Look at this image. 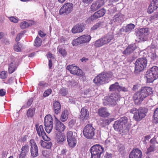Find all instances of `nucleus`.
Masks as SVG:
<instances>
[{
    "instance_id": "7",
    "label": "nucleus",
    "mask_w": 158,
    "mask_h": 158,
    "mask_svg": "<svg viewBox=\"0 0 158 158\" xmlns=\"http://www.w3.org/2000/svg\"><path fill=\"white\" fill-rule=\"evenodd\" d=\"M91 39V37L90 35H83L73 40L72 44L73 46H76L81 44L87 43H89Z\"/></svg>"
},
{
    "instance_id": "30",
    "label": "nucleus",
    "mask_w": 158,
    "mask_h": 158,
    "mask_svg": "<svg viewBox=\"0 0 158 158\" xmlns=\"http://www.w3.org/2000/svg\"><path fill=\"white\" fill-rule=\"evenodd\" d=\"M114 120V118H113L103 119L101 120L102 122L100 123V125L102 127H105L110 124Z\"/></svg>"
},
{
    "instance_id": "28",
    "label": "nucleus",
    "mask_w": 158,
    "mask_h": 158,
    "mask_svg": "<svg viewBox=\"0 0 158 158\" xmlns=\"http://www.w3.org/2000/svg\"><path fill=\"white\" fill-rule=\"evenodd\" d=\"M48 141H46V142L43 141L42 140L40 141L41 145L43 148L48 149H50L52 146V143L51 142H49Z\"/></svg>"
},
{
    "instance_id": "57",
    "label": "nucleus",
    "mask_w": 158,
    "mask_h": 158,
    "mask_svg": "<svg viewBox=\"0 0 158 158\" xmlns=\"http://www.w3.org/2000/svg\"><path fill=\"white\" fill-rule=\"evenodd\" d=\"M123 91V92L128 91V89L127 88L124 87H122L120 86V88H119V91Z\"/></svg>"
},
{
    "instance_id": "38",
    "label": "nucleus",
    "mask_w": 158,
    "mask_h": 158,
    "mask_svg": "<svg viewBox=\"0 0 158 158\" xmlns=\"http://www.w3.org/2000/svg\"><path fill=\"white\" fill-rule=\"evenodd\" d=\"M42 43V40L40 38L37 36L36 37L35 40L34 46L36 47L40 46Z\"/></svg>"
},
{
    "instance_id": "50",
    "label": "nucleus",
    "mask_w": 158,
    "mask_h": 158,
    "mask_svg": "<svg viewBox=\"0 0 158 158\" xmlns=\"http://www.w3.org/2000/svg\"><path fill=\"white\" fill-rule=\"evenodd\" d=\"M59 52L64 56H66L67 54L66 52L64 49L60 48L59 50Z\"/></svg>"
},
{
    "instance_id": "36",
    "label": "nucleus",
    "mask_w": 158,
    "mask_h": 158,
    "mask_svg": "<svg viewBox=\"0 0 158 158\" xmlns=\"http://www.w3.org/2000/svg\"><path fill=\"white\" fill-rule=\"evenodd\" d=\"M118 120L119 122L122 124L125 128L127 124V118L126 116L120 118Z\"/></svg>"
},
{
    "instance_id": "6",
    "label": "nucleus",
    "mask_w": 158,
    "mask_h": 158,
    "mask_svg": "<svg viewBox=\"0 0 158 158\" xmlns=\"http://www.w3.org/2000/svg\"><path fill=\"white\" fill-rule=\"evenodd\" d=\"M147 64V60L145 58H141L137 59L135 63V72L137 73L143 70L146 67Z\"/></svg>"
},
{
    "instance_id": "25",
    "label": "nucleus",
    "mask_w": 158,
    "mask_h": 158,
    "mask_svg": "<svg viewBox=\"0 0 158 158\" xmlns=\"http://www.w3.org/2000/svg\"><path fill=\"white\" fill-rule=\"evenodd\" d=\"M102 38L104 45H105L110 43L113 39L114 36L113 35L107 34Z\"/></svg>"
},
{
    "instance_id": "62",
    "label": "nucleus",
    "mask_w": 158,
    "mask_h": 158,
    "mask_svg": "<svg viewBox=\"0 0 158 158\" xmlns=\"http://www.w3.org/2000/svg\"><path fill=\"white\" fill-rule=\"evenodd\" d=\"M38 34L41 37H43L44 36H45L46 35L45 34H44V32L42 31H41L40 30L38 32Z\"/></svg>"
},
{
    "instance_id": "33",
    "label": "nucleus",
    "mask_w": 158,
    "mask_h": 158,
    "mask_svg": "<svg viewBox=\"0 0 158 158\" xmlns=\"http://www.w3.org/2000/svg\"><path fill=\"white\" fill-rule=\"evenodd\" d=\"M17 69L16 64L13 62H11L9 65L8 67V73L11 74L13 73Z\"/></svg>"
},
{
    "instance_id": "22",
    "label": "nucleus",
    "mask_w": 158,
    "mask_h": 158,
    "mask_svg": "<svg viewBox=\"0 0 158 158\" xmlns=\"http://www.w3.org/2000/svg\"><path fill=\"white\" fill-rule=\"evenodd\" d=\"M98 115L103 118H107L110 115L108 112L107 109L105 107H102L99 109L98 111Z\"/></svg>"
},
{
    "instance_id": "4",
    "label": "nucleus",
    "mask_w": 158,
    "mask_h": 158,
    "mask_svg": "<svg viewBox=\"0 0 158 158\" xmlns=\"http://www.w3.org/2000/svg\"><path fill=\"white\" fill-rule=\"evenodd\" d=\"M95 132L96 129L91 124H87L83 129V134L87 139H93L95 135Z\"/></svg>"
},
{
    "instance_id": "14",
    "label": "nucleus",
    "mask_w": 158,
    "mask_h": 158,
    "mask_svg": "<svg viewBox=\"0 0 158 158\" xmlns=\"http://www.w3.org/2000/svg\"><path fill=\"white\" fill-rule=\"evenodd\" d=\"M35 127L37 133L39 136H41L43 139L45 141L50 140V138H48L46 135L43 125L39 126L38 124H35Z\"/></svg>"
},
{
    "instance_id": "17",
    "label": "nucleus",
    "mask_w": 158,
    "mask_h": 158,
    "mask_svg": "<svg viewBox=\"0 0 158 158\" xmlns=\"http://www.w3.org/2000/svg\"><path fill=\"white\" fill-rule=\"evenodd\" d=\"M142 156L141 151L138 148L133 149L130 152L129 158H142Z\"/></svg>"
},
{
    "instance_id": "61",
    "label": "nucleus",
    "mask_w": 158,
    "mask_h": 158,
    "mask_svg": "<svg viewBox=\"0 0 158 158\" xmlns=\"http://www.w3.org/2000/svg\"><path fill=\"white\" fill-rule=\"evenodd\" d=\"M27 136L26 135H23L21 137L20 139L22 142H25L27 140Z\"/></svg>"
},
{
    "instance_id": "47",
    "label": "nucleus",
    "mask_w": 158,
    "mask_h": 158,
    "mask_svg": "<svg viewBox=\"0 0 158 158\" xmlns=\"http://www.w3.org/2000/svg\"><path fill=\"white\" fill-rule=\"evenodd\" d=\"M155 147L154 145H151L150 147L147 149L146 154H148L151 152H153L155 150Z\"/></svg>"
},
{
    "instance_id": "64",
    "label": "nucleus",
    "mask_w": 158,
    "mask_h": 158,
    "mask_svg": "<svg viewBox=\"0 0 158 158\" xmlns=\"http://www.w3.org/2000/svg\"><path fill=\"white\" fill-rule=\"evenodd\" d=\"M93 0H82L84 3L89 4L91 3Z\"/></svg>"
},
{
    "instance_id": "39",
    "label": "nucleus",
    "mask_w": 158,
    "mask_h": 158,
    "mask_svg": "<svg viewBox=\"0 0 158 158\" xmlns=\"http://www.w3.org/2000/svg\"><path fill=\"white\" fill-rule=\"evenodd\" d=\"M153 117L156 122L158 123V108H156L153 113Z\"/></svg>"
},
{
    "instance_id": "56",
    "label": "nucleus",
    "mask_w": 158,
    "mask_h": 158,
    "mask_svg": "<svg viewBox=\"0 0 158 158\" xmlns=\"http://www.w3.org/2000/svg\"><path fill=\"white\" fill-rule=\"evenodd\" d=\"M68 152V150L66 148H64L62 149L60 152V155H65L66 153Z\"/></svg>"
},
{
    "instance_id": "45",
    "label": "nucleus",
    "mask_w": 158,
    "mask_h": 158,
    "mask_svg": "<svg viewBox=\"0 0 158 158\" xmlns=\"http://www.w3.org/2000/svg\"><path fill=\"white\" fill-rule=\"evenodd\" d=\"M7 76V74L6 71H3L0 73V78H1L4 79L6 78Z\"/></svg>"
},
{
    "instance_id": "19",
    "label": "nucleus",
    "mask_w": 158,
    "mask_h": 158,
    "mask_svg": "<svg viewBox=\"0 0 158 158\" xmlns=\"http://www.w3.org/2000/svg\"><path fill=\"white\" fill-rule=\"evenodd\" d=\"M56 118V123L54 126L55 129L60 133H61L64 131L65 128V126Z\"/></svg>"
},
{
    "instance_id": "18",
    "label": "nucleus",
    "mask_w": 158,
    "mask_h": 158,
    "mask_svg": "<svg viewBox=\"0 0 158 158\" xmlns=\"http://www.w3.org/2000/svg\"><path fill=\"white\" fill-rule=\"evenodd\" d=\"M104 4V2L103 0H98L95 2H93L90 7L91 10L94 11L102 7Z\"/></svg>"
},
{
    "instance_id": "2",
    "label": "nucleus",
    "mask_w": 158,
    "mask_h": 158,
    "mask_svg": "<svg viewBox=\"0 0 158 158\" xmlns=\"http://www.w3.org/2000/svg\"><path fill=\"white\" fill-rule=\"evenodd\" d=\"M113 73L111 71L103 72L96 76L93 82L98 86H100L108 83L112 78Z\"/></svg>"
},
{
    "instance_id": "27",
    "label": "nucleus",
    "mask_w": 158,
    "mask_h": 158,
    "mask_svg": "<svg viewBox=\"0 0 158 158\" xmlns=\"http://www.w3.org/2000/svg\"><path fill=\"white\" fill-rule=\"evenodd\" d=\"M61 108V105L59 102L56 101L53 103V110L56 114H58L60 112Z\"/></svg>"
},
{
    "instance_id": "24",
    "label": "nucleus",
    "mask_w": 158,
    "mask_h": 158,
    "mask_svg": "<svg viewBox=\"0 0 158 158\" xmlns=\"http://www.w3.org/2000/svg\"><path fill=\"white\" fill-rule=\"evenodd\" d=\"M135 44H131L128 46L125 50L123 52V54L125 55H129L132 53L136 49Z\"/></svg>"
},
{
    "instance_id": "13",
    "label": "nucleus",
    "mask_w": 158,
    "mask_h": 158,
    "mask_svg": "<svg viewBox=\"0 0 158 158\" xmlns=\"http://www.w3.org/2000/svg\"><path fill=\"white\" fill-rule=\"evenodd\" d=\"M31 146L30 152L31 155L33 157H35L39 155L38 147L33 139H31L29 142Z\"/></svg>"
},
{
    "instance_id": "8",
    "label": "nucleus",
    "mask_w": 158,
    "mask_h": 158,
    "mask_svg": "<svg viewBox=\"0 0 158 158\" xmlns=\"http://www.w3.org/2000/svg\"><path fill=\"white\" fill-rule=\"evenodd\" d=\"M77 134L72 131H69L67 133V139L70 147L73 148L76 144Z\"/></svg>"
},
{
    "instance_id": "20",
    "label": "nucleus",
    "mask_w": 158,
    "mask_h": 158,
    "mask_svg": "<svg viewBox=\"0 0 158 158\" xmlns=\"http://www.w3.org/2000/svg\"><path fill=\"white\" fill-rule=\"evenodd\" d=\"M106 13L105 9H102L94 13L89 18L91 20L97 19L104 15Z\"/></svg>"
},
{
    "instance_id": "21",
    "label": "nucleus",
    "mask_w": 158,
    "mask_h": 158,
    "mask_svg": "<svg viewBox=\"0 0 158 158\" xmlns=\"http://www.w3.org/2000/svg\"><path fill=\"white\" fill-rule=\"evenodd\" d=\"M85 29L84 25L83 23L77 24L73 27L71 30L73 33H80Z\"/></svg>"
},
{
    "instance_id": "16",
    "label": "nucleus",
    "mask_w": 158,
    "mask_h": 158,
    "mask_svg": "<svg viewBox=\"0 0 158 158\" xmlns=\"http://www.w3.org/2000/svg\"><path fill=\"white\" fill-rule=\"evenodd\" d=\"M108 100H105V101H107L108 103L107 104H111L112 105H115L116 102L118 101L119 99V97L117 94H111L110 97L106 98Z\"/></svg>"
},
{
    "instance_id": "63",
    "label": "nucleus",
    "mask_w": 158,
    "mask_h": 158,
    "mask_svg": "<svg viewBox=\"0 0 158 158\" xmlns=\"http://www.w3.org/2000/svg\"><path fill=\"white\" fill-rule=\"evenodd\" d=\"M150 142L151 143L153 144V145L155 144L156 143H157L156 140V139L154 137L153 138L151 139V140H150Z\"/></svg>"
},
{
    "instance_id": "54",
    "label": "nucleus",
    "mask_w": 158,
    "mask_h": 158,
    "mask_svg": "<svg viewBox=\"0 0 158 158\" xmlns=\"http://www.w3.org/2000/svg\"><path fill=\"white\" fill-rule=\"evenodd\" d=\"M148 31V29L147 28H143L140 29L139 32L142 33V35H143L145 33H147Z\"/></svg>"
},
{
    "instance_id": "46",
    "label": "nucleus",
    "mask_w": 158,
    "mask_h": 158,
    "mask_svg": "<svg viewBox=\"0 0 158 158\" xmlns=\"http://www.w3.org/2000/svg\"><path fill=\"white\" fill-rule=\"evenodd\" d=\"M158 17V12L155 13L153 15L151 16L148 19L150 21L156 19Z\"/></svg>"
},
{
    "instance_id": "55",
    "label": "nucleus",
    "mask_w": 158,
    "mask_h": 158,
    "mask_svg": "<svg viewBox=\"0 0 158 158\" xmlns=\"http://www.w3.org/2000/svg\"><path fill=\"white\" fill-rule=\"evenodd\" d=\"M113 155L112 154L110 153H109L108 152H106L104 156L105 158H112Z\"/></svg>"
},
{
    "instance_id": "1",
    "label": "nucleus",
    "mask_w": 158,
    "mask_h": 158,
    "mask_svg": "<svg viewBox=\"0 0 158 158\" xmlns=\"http://www.w3.org/2000/svg\"><path fill=\"white\" fill-rule=\"evenodd\" d=\"M152 93V88L147 86L142 87L133 96V98L135 104H141L144 99Z\"/></svg>"
},
{
    "instance_id": "59",
    "label": "nucleus",
    "mask_w": 158,
    "mask_h": 158,
    "mask_svg": "<svg viewBox=\"0 0 158 158\" xmlns=\"http://www.w3.org/2000/svg\"><path fill=\"white\" fill-rule=\"evenodd\" d=\"M6 90L4 89H0V96L2 97L4 96L6 94Z\"/></svg>"
},
{
    "instance_id": "53",
    "label": "nucleus",
    "mask_w": 158,
    "mask_h": 158,
    "mask_svg": "<svg viewBox=\"0 0 158 158\" xmlns=\"http://www.w3.org/2000/svg\"><path fill=\"white\" fill-rule=\"evenodd\" d=\"M14 47V49L15 51L20 52L21 51V48L18 45H15Z\"/></svg>"
},
{
    "instance_id": "29",
    "label": "nucleus",
    "mask_w": 158,
    "mask_h": 158,
    "mask_svg": "<svg viewBox=\"0 0 158 158\" xmlns=\"http://www.w3.org/2000/svg\"><path fill=\"white\" fill-rule=\"evenodd\" d=\"M120 88V86L119 85V83L117 82H115L114 84L110 85L109 87L110 91H119V88Z\"/></svg>"
},
{
    "instance_id": "52",
    "label": "nucleus",
    "mask_w": 158,
    "mask_h": 158,
    "mask_svg": "<svg viewBox=\"0 0 158 158\" xmlns=\"http://www.w3.org/2000/svg\"><path fill=\"white\" fill-rule=\"evenodd\" d=\"M48 84L45 83L44 81H40L39 84V85L40 86H43L44 87H47L48 86Z\"/></svg>"
},
{
    "instance_id": "34",
    "label": "nucleus",
    "mask_w": 158,
    "mask_h": 158,
    "mask_svg": "<svg viewBox=\"0 0 158 158\" xmlns=\"http://www.w3.org/2000/svg\"><path fill=\"white\" fill-rule=\"evenodd\" d=\"M135 27V25L132 23H130L127 24L126 26L124 29V31L125 32H129L134 29Z\"/></svg>"
},
{
    "instance_id": "48",
    "label": "nucleus",
    "mask_w": 158,
    "mask_h": 158,
    "mask_svg": "<svg viewBox=\"0 0 158 158\" xmlns=\"http://www.w3.org/2000/svg\"><path fill=\"white\" fill-rule=\"evenodd\" d=\"M52 90L51 89H48L45 91L43 94V96L46 97L49 96L51 93Z\"/></svg>"
},
{
    "instance_id": "37",
    "label": "nucleus",
    "mask_w": 158,
    "mask_h": 158,
    "mask_svg": "<svg viewBox=\"0 0 158 158\" xmlns=\"http://www.w3.org/2000/svg\"><path fill=\"white\" fill-rule=\"evenodd\" d=\"M35 109V108H30L27 111V115L28 117H32L34 114Z\"/></svg>"
},
{
    "instance_id": "31",
    "label": "nucleus",
    "mask_w": 158,
    "mask_h": 158,
    "mask_svg": "<svg viewBox=\"0 0 158 158\" xmlns=\"http://www.w3.org/2000/svg\"><path fill=\"white\" fill-rule=\"evenodd\" d=\"M68 111L67 110H65L62 113L60 118V120L62 122H65L68 118Z\"/></svg>"
},
{
    "instance_id": "3",
    "label": "nucleus",
    "mask_w": 158,
    "mask_h": 158,
    "mask_svg": "<svg viewBox=\"0 0 158 158\" xmlns=\"http://www.w3.org/2000/svg\"><path fill=\"white\" fill-rule=\"evenodd\" d=\"M148 112V109L145 107H140L137 109L134 107L129 110L131 113L134 114L133 118L136 121H139L144 118Z\"/></svg>"
},
{
    "instance_id": "41",
    "label": "nucleus",
    "mask_w": 158,
    "mask_h": 158,
    "mask_svg": "<svg viewBox=\"0 0 158 158\" xmlns=\"http://www.w3.org/2000/svg\"><path fill=\"white\" fill-rule=\"evenodd\" d=\"M157 9H155L154 8V6H153L150 4L148 9L147 12L148 14H150L152 13L154 10H156Z\"/></svg>"
},
{
    "instance_id": "43",
    "label": "nucleus",
    "mask_w": 158,
    "mask_h": 158,
    "mask_svg": "<svg viewBox=\"0 0 158 158\" xmlns=\"http://www.w3.org/2000/svg\"><path fill=\"white\" fill-rule=\"evenodd\" d=\"M29 24L27 22L23 21L22 22L20 25V27L22 29H24L29 26Z\"/></svg>"
},
{
    "instance_id": "23",
    "label": "nucleus",
    "mask_w": 158,
    "mask_h": 158,
    "mask_svg": "<svg viewBox=\"0 0 158 158\" xmlns=\"http://www.w3.org/2000/svg\"><path fill=\"white\" fill-rule=\"evenodd\" d=\"M20 153L19 155V158H25L27 153L29 152V146L28 144H26L22 146Z\"/></svg>"
},
{
    "instance_id": "26",
    "label": "nucleus",
    "mask_w": 158,
    "mask_h": 158,
    "mask_svg": "<svg viewBox=\"0 0 158 158\" xmlns=\"http://www.w3.org/2000/svg\"><path fill=\"white\" fill-rule=\"evenodd\" d=\"M65 140V136L63 134L59 133L56 134V140L57 143H62Z\"/></svg>"
},
{
    "instance_id": "44",
    "label": "nucleus",
    "mask_w": 158,
    "mask_h": 158,
    "mask_svg": "<svg viewBox=\"0 0 158 158\" xmlns=\"http://www.w3.org/2000/svg\"><path fill=\"white\" fill-rule=\"evenodd\" d=\"M68 92L67 89L62 88L60 89L59 93L62 95L65 96L67 94Z\"/></svg>"
},
{
    "instance_id": "51",
    "label": "nucleus",
    "mask_w": 158,
    "mask_h": 158,
    "mask_svg": "<svg viewBox=\"0 0 158 158\" xmlns=\"http://www.w3.org/2000/svg\"><path fill=\"white\" fill-rule=\"evenodd\" d=\"M33 101V98H30L28 100L27 103V106L26 108H28L32 104Z\"/></svg>"
},
{
    "instance_id": "10",
    "label": "nucleus",
    "mask_w": 158,
    "mask_h": 158,
    "mask_svg": "<svg viewBox=\"0 0 158 158\" xmlns=\"http://www.w3.org/2000/svg\"><path fill=\"white\" fill-rule=\"evenodd\" d=\"M45 129L48 133H50L53 127V119L50 115H46L44 118Z\"/></svg>"
},
{
    "instance_id": "60",
    "label": "nucleus",
    "mask_w": 158,
    "mask_h": 158,
    "mask_svg": "<svg viewBox=\"0 0 158 158\" xmlns=\"http://www.w3.org/2000/svg\"><path fill=\"white\" fill-rule=\"evenodd\" d=\"M75 123V121L73 120H72L69 122L68 125L70 127H72L73 126Z\"/></svg>"
},
{
    "instance_id": "11",
    "label": "nucleus",
    "mask_w": 158,
    "mask_h": 158,
    "mask_svg": "<svg viewBox=\"0 0 158 158\" xmlns=\"http://www.w3.org/2000/svg\"><path fill=\"white\" fill-rule=\"evenodd\" d=\"M73 5L72 3L67 2L65 3L61 8L59 13L60 14L68 15L73 10Z\"/></svg>"
},
{
    "instance_id": "42",
    "label": "nucleus",
    "mask_w": 158,
    "mask_h": 158,
    "mask_svg": "<svg viewBox=\"0 0 158 158\" xmlns=\"http://www.w3.org/2000/svg\"><path fill=\"white\" fill-rule=\"evenodd\" d=\"M51 152L50 150H44L42 152V154L44 156L48 157L50 155Z\"/></svg>"
},
{
    "instance_id": "12",
    "label": "nucleus",
    "mask_w": 158,
    "mask_h": 158,
    "mask_svg": "<svg viewBox=\"0 0 158 158\" xmlns=\"http://www.w3.org/2000/svg\"><path fill=\"white\" fill-rule=\"evenodd\" d=\"M66 69L73 74L81 76H82L83 75V73L82 70L77 66L73 64L67 66L66 67Z\"/></svg>"
},
{
    "instance_id": "9",
    "label": "nucleus",
    "mask_w": 158,
    "mask_h": 158,
    "mask_svg": "<svg viewBox=\"0 0 158 158\" xmlns=\"http://www.w3.org/2000/svg\"><path fill=\"white\" fill-rule=\"evenodd\" d=\"M146 77L148 79L153 81L158 78V67L155 66L149 69L147 72Z\"/></svg>"
},
{
    "instance_id": "49",
    "label": "nucleus",
    "mask_w": 158,
    "mask_h": 158,
    "mask_svg": "<svg viewBox=\"0 0 158 158\" xmlns=\"http://www.w3.org/2000/svg\"><path fill=\"white\" fill-rule=\"evenodd\" d=\"M151 4L154 6L155 9L158 7V0H152Z\"/></svg>"
},
{
    "instance_id": "32",
    "label": "nucleus",
    "mask_w": 158,
    "mask_h": 158,
    "mask_svg": "<svg viewBox=\"0 0 158 158\" xmlns=\"http://www.w3.org/2000/svg\"><path fill=\"white\" fill-rule=\"evenodd\" d=\"M114 127L115 130L119 131L122 130L124 127L122 124L119 122L118 120L115 122Z\"/></svg>"
},
{
    "instance_id": "15",
    "label": "nucleus",
    "mask_w": 158,
    "mask_h": 158,
    "mask_svg": "<svg viewBox=\"0 0 158 158\" xmlns=\"http://www.w3.org/2000/svg\"><path fill=\"white\" fill-rule=\"evenodd\" d=\"M80 114L79 118L81 121L84 122L88 119L89 112L85 107H84L81 109Z\"/></svg>"
},
{
    "instance_id": "40",
    "label": "nucleus",
    "mask_w": 158,
    "mask_h": 158,
    "mask_svg": "<svg viewBox=\"0 0 158 158\" xmlns=\"http://www.w3.org/2000/svg\"><path fill=\"white\" fill-rule=\"evenodd\" d=\"M102 25V23L101 22L96 23L91 28V31H94L97 30L98 28H99Z\"/></svg>"
},
{
    "instance_id": "58",
    "label": "nucleus",
    "mask_w": 158,
    "mask_h": 158,
    "mask_svg": "<svg viewBox=\"0 0 158 158\" xmlns=\"http://www.w3.org/2000/svg\"><path fill=\"white\" fill-rule=\"evenodd\" d=\"M9 20L10 21L15 23H17L18 22V19L14 17H10Z\"/></svg>"
},
{
    "instance_id": "35",
    "label": "nucleus",
    "mask_w": 158,
    "mask_h": 158,
    "mask_svg": "<svg viewBox=\"0 0 158 158\" xmlns=\"http://www.w3.org/2000/svg\"><path fill=\"white\" fill-rule=\"evenodd\" d=\"M104 45V44L102 37L96 41L94 44V46L97 48L100 47Z\"/></svg>"
},
{
    "instance_id": "5",
    "label": "nucleus",
    "mask_w": 158,
    "mask_h": 158,
    "mask_svg": "<svg viewBox=\"0 0 158 158\" xmlns=\"http://www.w3.org/2000/svg\"><path fill=\"white\" fill-rule=\"evenodd\" d=\"M104 151V148L100 145H94L89 150L91 154V158H100Z\"/></svg>"
}]
</instances>
